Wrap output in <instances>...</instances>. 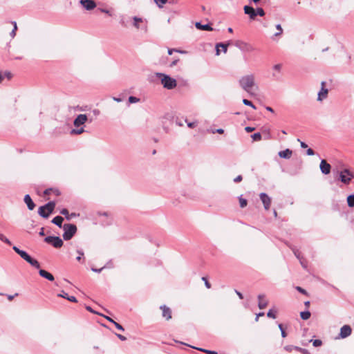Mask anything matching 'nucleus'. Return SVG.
I'll list each match as a JSON object with an SVG mask.
<instances>
[{"mask_svg":"<svg viewBox=\"0 0 354 354\" xmlns=\"http://www.w3.org/2000/svg\"><path fill=\"white\" fill-rule=\"evenodd\" d=\"M239 84L245 91L250 95L254 94V93L252 91L253 87L255 86L254 75L250 74L243 76L239 80Z\"/></svg>","mask_w":354,"mask_h":354,"instance_id":"1","label":"nucleus"},{"mask_svg":"<svg viewBox=\"0 0 354 354\" xmlns=\"http://www.w3.org/2000/svg\"><path fill=\"white\" fill-rule=\"evenodd\" d=\"M156 76L160 80L163 87L167 89L171 90L177 86L176 79L171 77L168 75L162 73H156Z\"/></svg>","mask_w":354,"mask_h":354,"instance_id":"2","label":"nucleus"},{"mask_svg":"<svg viewBox=\"0 0 354 354\" xmlns=\"http://www.w3.org/2000/svg\"><path fill=\"white\" fill-rule=\"evenodd\" d=\"M12 249L17 254H18L23 259L30 263L32 266L37 269L40 268L39 261L32 258L26 251L19 249L17 246H13Z\"/></svg>","mask_w":354,"mask_h":354,"instance_id":"3","label":"nucleus"},{"mask_svg":"<svg viewBox=\"0 0 354 354\" xmlns=\"http://www.w3.org/2000/svg\"><path fill=\"white\" fill-rule=\"evenodd\" d=\"M55 207V203L54 201H49L44 205H42L38 209V214L40 216L47 218L50 214L53 213Z\"/></svg>","mask_w":354,"mask_h":354,"instance_id":"4","label":"nucleus"},{"mask_svg":"<svg viewBox=\"0 0 354 354\" xmlns=\"http://www.w3.org/2000/svg\"><path fill=\"white\" fill-rule=\"evenodd\" d=\"M63 239L65 241L71 240L77 232V227L75 224L66 223L63 225Z\"/></svg>","mask_w":354,"mask_h":354,"instance_id":"5","label":"nucleus"},{"mask_svg":"<svg viewBox=\"0 0 354 354\" xmlns=\"http://www.w3.org/2000/svg\"><path fill=\"white\" fill-rule=\"evenodd\" d=\"M44 241L47 243L51 244L55 248H61L64 243L62 239L59 236H48L44 239Z\"/></svg>","mask_w":354,"mask_h":354,"instance_id":"6","label":"nucleus"},{"mask_svg":"<svg viewBox=\"0 0 354 354\" xmlns=\"http://www.w3.org/2000/svg\"><path fill=\"white\" fill-rule=\"evenodd\" d=\"M353 177V173H352L348 169H344L339 173V180L342 183L346 185L349 184Z\"/></svg>","mask_w":354,"mask_h":354,"instance_id":"7","label":"nucleus"},{"mask_svg":"<svg viewBox=\"0 0 354 354\" xmlns=\"http://www.w3.org/2000/svg\"><path fill=\"white\" fill-rule=\"evenodd\" d=\"M234 46L244 52H251L253 50V47L250 44L241 40L236 41Z\"/></svg>","mask_w":354,"mask_h":354,"instance_id":"8","label":"nucleus"},{"mask_svg":"<svg viewBox=\"0 0 354 354\" xmlns=\"http://www.w3.org/2000/svg\"><path fill=\"white\" fill-rule=\"evenodd\" d=\"M88 120V117L86 114L78 115L73 121V125L75 127H80L83 125Z\"/></svg>","mask_w":354,"mask_h":354,"instance_id":"9","label":"nucleus"},{"mask_svg":"<svg viewBox=\"0 0 354 354\" xmlns=\"http://www.w3.org/2000/svg\"><path fill=\"white\" fill-rule=\"evenodd\" d=\"M80 3L86 10H93L97 6L94 0H80Z\"/></svg>","mask_w":354,"mask_h":354,"instance_id":"10","label":"nucleus"},{"mask_svg":"<svg viewBox=\"0 0 354 354\" xmlns=\"http://www.w3.org/2000/svg\"><path fill=\"white\" fill-rule=\"evenodd\" d=\"M259 197L263 204L264 208L266 210L269 209L270 205H271L270 197H269V196L266 193H261L259 194Z\"/></svg>","mask_w":354,"mask_h":354,"instance_id":"11","label":"nucleus"},{"mask_svg":"<svg viewBox=\"0 0 354 354\" xmlns=\"http://www.w3.org/2000/svg\"><path fill=\"white\" fill-rule=\"evenodd\" d=\"M325 84H326L325 82H324V81L322 82V83H321L322 88H321L319 92L318 93V96H317L318 101H322L323 100H324L327 97L328 90L325 88Z\"/></svg>","mask_w":354,"mask_h":354,"instance_id":"12","label":"nucleus"},{"mask_svg":"<svg viewBox=\"0 0 354 354\" xmlns=\"http://www.w3.org/2000/svg\"><path fill=\"white\" fill-rule=\"evenodd\" d=\"M352 333L351 327L349 325H344L340 328V333L339 334V337L342 339H344L348 337Z\"/></svg>","mask_w":354,"mask_h":354,"instance_id":"13","label":"nucleus"},{"mask_svg":"<svg viewBox=\"0 0 354 354\" xmlns=\"http://www.w3.org/2000/svg\"><path fill=\"white\" fill-rule=\"evenodd\" d=\"M320 170L322 174L327 175L330 174L331 166L329 163H328L325 160H322L320 162Z\"/></svg>","mask_w":354,"mask_h":354,"instance_id":"14","label":"nucleus"},{"mask_svg":"<svg viewBox=\"0 0 354 354\" xmlns=\"http://www.w3.org/2000/svg\"><path fill=\"white\" fill-rule=\"evenodd\" d=\"M244 12L246 15H248L250 19H254L257 17L256 10L254 8L250 6H245L243 7Z\"/></svg>","mask_w":354,"mask_h":354,"instance_id":"15","label":"nucleus"},{"mask_svg":"<svg viewBox=\"0 0 354 354\" xmlns=\"http://www.w3.org/2000/svg\"><path fill=\"white\" fill-rule=\"evenodd\" d=\"M258 300H259L258 307L260 309H264L268 304V301L266 299L265 295H263V294L259 295Z\"/></svg>","mask_w":354,"mask_h":354,"instance_id":"16","label":"nucleus"},{"mask_svg":"<svg viewBox=\"0 0 354 354\" xmlns=\"http://www.w3.org/2000/svg\"><path fill=\"white\" fill-rule=\"evenodd\" d=\"M24 201V203L26 204L28 209L29 210L34 209V208L35 207V204L33 202V201L32 200V198L29 194L25 195Z\"/></svg>","mask_w":354,"mask_h":354,"instance_id":"17","label":"nucleus"},{"mask_svg":"<svg viewBox=\"0 0 354 354\" xmlns=\"http://www.w3.org/2000/svg\"><path fill=\"white\" fill-rule=\"evenodd\" d=\"M39 274L41 277H44L50 281H53L55 280L53 275L45 270L40 269L39 270Z\"/></svg>","mask_w":354,"mask_h":354,"instance_id":"18","label":"nucleus"},{"mask_svg":"<svg viewBox=\"0 0 354 354\" xmlns=\"http://www.w3.org/2000/svg\"><path fill=\"white\" fill-rule=\"evenodd\" d=\"M160 309L162 310L163 317H165L167 320H169L171 318V310L169 307L163 305L160 306Z\"/></svg>","mask_w":354,"mask_h":354,"instance_id":"19","label":"nucleus"},{"mask_svg":"<svg viewBox=\"0 0 354 354\" xmlns=\"http://www.w3.org/2000/svg\"><path fill=\"white\" fill-rule=\"evenodd\" d=\"M195 26L198 30H207V31H212V30H213V28H212V26L209 24H202L201 22H196Z\"/></svg>","mask_w":354,"mask_h":354,"instance_id":"20","label":"nucleus"},{"mask_svg":"<svg viewBox=\"0 0 354 354\" xmlns=\"http://www.w3.org/2000/svg\"><path fill=\"white\" fill-rule=\"evenodd\" d=\"M292 153V150H290L289 149H286L285 150L280 151L279 152L278 155L281 158L289 159L291 157Z\"/></svg>","mask_w":354,"mask_h":354,"instance_id":"21","label":"nucleus"},{"mask_svg":"<svg viewBox=\"0 0 354 354\" xmlns=\"http://www.w3.org/2000/svg\"><path fill=\"white\" fill-rule=\"evenodd\" d=\"M229 45L228 44H224V43H218L216 44V55H219L220 54V50L219 48L221 47L222 50L224 53H225L227 50V46Z\"/></svg>","mask_w":354,"mask_h":354,"instance_id":"22","label":"nucleus"},{"mask_svg":"<svg viewBox=\"0 0 354 354\" xmlns=\"http://www.w3.org/2000/svg\"><path fill=\"white\" fill-rule=\"evenodd\" d=\"M64 221V218L62 217L61 216H57L55 217H54L53 218V220L51 221V222L56 225L57 227H63V225H62V223Z\"/></svg>","mask_w":354,"mask_h":354,"instance_id":"23","label":"nucleus"},{"mask_svg":"<svg viewBox=\"0 0 354 354\" xmlns=\"http://www.w3.org/2000/svg\"><path fill=\"white\" fill-rule=\"evenodd\" d=\"M311 313L308 310L301 312L300 317L303 320H307L310 317Z\"/></svg>","mask_w":354,"mask_h":354,"instance_id":"24","label":"nucleus"},{"mask_svg":"<svg viewBox=\"0 0 354 354\" xmlns=\"http://www.w3.org/2000/svg\"><path fill=\"white\" fill-rule=\"evenodd\" d=\"M84 132V127H80V128L77 127V129H73L71 130V134L80 135Z\"/></svg>","mask_w":354,"mask_h":354,"instance_id":"25","label":"nucleus"},{"mask_svg":"<svg viewBox=\"0 0 354 354\" xmlns=\"http://www.w3.org/2000/svg\"><path fill=\"white\" fill-rule=\"evenodd\" d=\"M347 203L348 207H354V194H351L347 197Z\"/></svg>","mask_w":354,"mask_h":354,"instance_id":"26","label":"nucleus"},{"mask_svg":"<svg viewBox=\"0 0 354 354\" xmlns=\"http://www.w3.org/2000/svg\"><path fill=\"white\" fill-rule=\"evenodd\" d=\"M293 347L294 350L301 353V354H310V352L306 348H303L297 346H295Z\"/></svg>","mask_w":354,"mask_h":354,"instance_id":"27","label":"nucleus"},{"mask_svg":"<svg viewBox=\"0 0 354 354\" xmlns=\"http://www.w3.org/2000/svg\"><path fill=\"white\" fill-rule=\"evenodd\" d=\"M192 348L197 349L198 351H201L204 352L207 354H217V352L215 351H211V350H207V349L201 348H196L194 346H192Z\"/></svg>","mask_w":354,"mask_h":354,"instance_id":"28","label":"nucleus"},{"mask_svg":"<svg viewBox=\"0 0 354 354\" xmlns=\"http://www.w3.org/2000/svg\"><path fill=\"white\" fill-rule=\"evenodd\" d=\"M77 253L79 254L78 257H77L76 259L78 261H80L82 259V257H84V251L82 249L77 250ZM83 262H84V259H83Z\"/></svg>","mask_w":354,"mask_h":354,"instance_id":"29","label":"nucleus"},{"mask_svg":"<svg viewBox=\"0 0 354 354\" xmlns=\"http://www.w3.org/2000/svg\"><path fill=\"white\" fill-rule=\"evenodd\" d=\"M239 203H240V207L241 208L246 207V205L248 204V201L246 199L242 198V196H241L239 197Z\"/></svg>","mask_w":354,"mask_h":354,"instance_id":"30","label":"nucleus"},{"mask_svg":"<svg viewBox=\"0 0 354 354\" xmlns=\"http://www.w3.org/2000/svg\"><path fill=\"white\" fill-rule=\"evenodd\" d=\"M252 138L254 141H259L261 140V134L259 132L255 133L251 136Z\"/></svg>","mask_w":354,"mask_h":354,"instance_id":"31","label":"nucleus"},{"mask_svg":"<svg viewBox=\"0 0 354 354\" xmlns=\"http://www.w3.org/2000/svg\"><path fill=\"white\" fill-rule=\"evenodd\" d=\"M291 250H292L295 256L299 260L302 259L303 257L301 255V252L299 251V250L296 249L295 248H291Z\"/></svg>","mask_w":354,"mask_h":354,"instance_id":"32","label":"nucleus"},{"mask_svg":"<svg viewBox=\"0 0 354 354\" xmlns=\"http://www.w3.org/2000/svg\"><path fill=\"white\" fill-rule=\"evenodd\" d=\"M133 21H134V23H133V26L137 28L138 29L139 28V25H138V22H142V18H140L138 17H134L133 18Z\"/></svg>","mask_w":354,"mask_h":354,"instance_id":"33","label":"nucleus"},{"mask_svg":"<svg viewBox=\"0 0 354 354\" xmlns=\"http://www.w3.org/2000/svg\"><path fill=\"white\" fill-rule=\"evenodd\" d=\"M276 28H277V30H278V32H276V33L274 35V36H275V37H279V36L281 35H282V33H283V29H282V28H281V24H277V25H276Z\"/></svg>","mask_w":354,"mask_h":354,"instance_id":"34","label":"nucleus"},{"mask_svg":"<svg viewBox=\"0 0 354 354\" xmlns=\"http://www.w3.org/2000/svg\"><path fill=\"white\" fill-rule=\"evenodd\" d=\"M276 311H274L272 309H270L268 312L267 313V316L269 318L275 319L276 318Z\"/></svg>","mask_w":354,"mask_h":354,"instance_id":"35","label":"nucleus"},{"mask_svg":"<svg viewBox=\"0 0 354 354\" xmlns=\"http://www.w3.org/2000/svg\"><path fill=\"white\" fill-rule=\"evenodd\" d=\"M0 240L9 245H11L10 241L8 238H6L3 234H1V233H0Z\"/></svg>","mask_w":354,"mask_h":354,"instance_id":"36","label":"nucleus"},{"mask_svg":"<svg viewBox=\"0 0 354 354\" xmlns=\"http://www.w3.org/2000/svg\"><path fill=\"white\" fill-rule=\"evenodd\" d=\"M243 103L246 106H251L252 109H256V106L254 105V104L247 99H243Z\"/></svg>","mask_w":354,"mask_h":354,"instance_id":"37","label":"nucleus"},{"mask_svg":"<svg viewBox=\"0 0 354 354\" xmlns=\"http://www.w3.org/2000/svg\"><path fill=\"white\" fill-rule=\"evenodd\" d=\"M257 16L263 17L266 15L264 10L262 8H257L256 10Z\"/></svg>","mask_w":354,"mask_h":354,"instance_id":"38","label":"nucleus"},{"mask_svg":"<svg viewBox=\"0 0 354 354\" xmlns=\"http://www.w3.org/2000/svg\"><path fill=\"white\" fill-rule=\"evenodd\" d=\"M128 100H129V103L133 104V103L138 102L140 101V98L135 97V96H129Z\"/></svg>","mask_w":354,"mask_h":354,"instance_id":"39","label":"nucleus"},{"mask_svg":"<svg viewBox=\"0 0 354 354\" xmlns=\"http://www.w3.org/2000/svg\"><path fill=\"white\" fill-rule=\"evenodd\" d=\"M278 327H279V328L281 330V337H283V338L286 337L287 336V333H286L285 330L283 329V324H278Z\"/></svg>","mask_w":354,"mask_h":354,"instance_id":"40","label":"nucleus"},{"mask_svg":"<svg viewBox=\"0 0 354 354\" xmlns=\"http://www.w3.org/2000/svg\"><path fill=\"white\" fill-rule=\"evenodd\" d=\"M313 342V345L315 347L320 346L322 344V342L320 339L310 340L309 342Z\"/></svg>","mask_w":354,"mask_h":354,"instance_id":"41","label":"nucleus"},{"mask_svg":"<svg viewBox=\"0 0 354 354\" xmlns=\"http://www.w3.org/2000/svg\"><path fill=\"white\" fill-rule=\"evenodd\" d=\"M60 213L62 214V215H64L66 216V218L67 220H70V217L68 216V210L66 208H64L62 209L61 211H60Z\"/></svg>","mask_w":354,"mask_h":354,"instance_id":"42","label":"nucleus"},{"mask_svg":"<svg viewBox=\"0 0 354 354\" xmlns=\"http://www.w3.org/2000/svg\"><path fill=\"white\" fill-rule=\"evenodd\" d=\"M158 7L161 8L163 4H165L167 2V0H154Z\"/></svg>","mask_w":354,"mask_h":354,"instance_id":"43","label":"nucleus"},{"mask_svg":"<svg viewBox=\"0 0 354 354\" xmlns=\"http://www.w3.org/2000/svg\"><path fill=\"white\" fill-rule=\"evenodd\" d=\"M185 122H187V127H189V128H192V129L196 127V125H197V122H188L187 120H185Z\"/></svg>","mask_w":354,"mask_h":354,"instance_id":"44","label":"nucleus"},{"mask_svg":"<svg viewBox=\"0 0 354 354\" xmlns=\"http://www.w3.org/2000/svg\"><path fill=\"white\" fill-rule=\"evenodd\" d=\"M281 64H275L274 66H273V69L276 71H277L278 73H280L281 71Z\"/></svg>","mask_w":354,"mask_h":354,"instance_id":"45","label":"nucleus"},{"mask_svg":"<svg viewBox=\"0 0 354 354\" xmlns=\"http://www.w3.org/2000/svg\"><path fill=\"white\" fill-rule=\"evenodd\" d=\"M113 324L115 325V326L116 327L117 329H118V330H120L121 331H124V328H123V326L121 324H120L119 323L115 322H114Z\"/></svg>","mask_w":354,"mask_h":354,"instance_id":"46","label":"nucleus"},{"mask_svg":"<svg viewBox=\"0 0 354 354\" xmlns=\"http://www.w3.org/2000/svg\"><path fill=\"white\" fill-rule=\"evenodd\" d=\"M202 279H203V281H204L205 285L206 288H208V289L210 288H211V284L207 281V279L205 277H203Z\"/></svg>","mask_w":354,"mask_h":354,"instance_id":"47","label":"nucleus"},{"mask_svg":"<svg viewBox=\"0 0 354 354\" xmlns=\"http://www.w3.org/2000/svg\"><path fill=\"white\" fill-rule=\"evenodd\" d=\"M178 52V53H183V51L180 50H177L176 48H169L168 49V54L169 55H172L173 52Z\"/></svg>","mask_w":354,"mask_h":354,"instance_id":"48","label":"nucleus"},{"mask_svg":"<svg viewBox=\"0 0 354 354\" xmlns=\"http://www.w3.org/2000/svg\"><path fill=\"white\" fill-rule=\"evenodd\" d=\"M57 296L64 299H66V297H68V294L64 290H62L61 293L58 294Z\"/></svg>","mask_w":354,"mask_h":354,"instance_id":"49","label":"nucleus"},{"mask_svg":"<svg viewBox=\"0 0 354 354\" xmlns=\"http://www.w3.org/2000/svg\"><path fill=\"white\" fill-rule=\"evenodd\" d=\"M296 290L304 295H307L306 290L299 286H297Z\"/></svg>","mask_w":354,"mask_h":354,"instance_id":"50","label":"nucleus"},{"mask_svg":"<svg viewBox=\"0 0 354 354\" xmlns=\"http://www.w3.org/2000/svg\"><path fill=\"white\" fill-rule=\"evenodd\" d=\"M66 299L71 302H77L76 297L74 296H68L66 297Z\"/></svg>","mask_w":354,"mask_h":354,"instance_id":"51","label":"nucleus"},{"mask_svg":"<svg viewBox=\"0 0 354 354\" xmlns=\"http://www.w3.org/2000/svg\"><path fill=\"white\" fill-rule=\"evenodd\" d=\"M243 179V177L241 175H239L238 176H236L234 179V182L237 183H239Z\"/></svg>","mask_w":354,"mask_h":354,"instance_id":"52","label":"nucleus"},{"mask_svg":"<svg viewBox=\"0 0 354 354\" xmlns=\"http://www.w3.org/2000/svg\"><path fill=\"white\" fill-rule=\"evenodd\" d=\"M104 268H106V266H103L102 268H100V269H97V268H91V270H92L93 272L100 273V272H102V270L103 269H104Z\"/></svg>","mask_w":354,"mask_h":354,"instance_id":"53","label":"nucleus"},{"mask_svg":"<svg viewBox=\"0 0 354 354\" xmlns=\"http://www.w3.org/2000/svg\"><path fill=\"white\" fill-rule=\"evenodd\" d=\"M306 154L308 156H313L315 154V152L311 148H309L306 151Z\"/></svg>","mask_w":354,"mask_h":354,"instance_id":"54","label":"nucleus"},{"mask_svg":"<svg viewBox=\"0 0 354 354\" xmlns=\"http://www.w3.org/2000/svg\"><path fill=\"white\" fill-rule=\"evenodd\" d=\"M255 128L254 127H246L245 128V130L246 132L248 133H250V132H252L253 131H254Z\"/></svg>","mask_w":354,"mask_h":354,"instance_id":"55","label":"nucleus"},{"mask_svg":"<svg viewBox=\"0 0 354 354\" xmlns=\"http://www.w3.org/2000/svg\"><path fill=\"white\" fill-rule=\"evenodd\" d=\"M297 141L300 142L301 148L305 149L308 147V145L304 142L301 141L299 139H297Z\"/></svg>","mask_w":354,"mask_h":354,"instance_id":"56","label":"nucleus"},{"mask_svg":"<svg viewBox=\"0 0 354 354\" xmlns=\"http://www.w3.org/2000/svg\"><path fill=\"white\" fill-rule=\"evenodd\" d=\"M100 10L103 13H106L108 14L109 16H111L110 11L106 8H100Z\"/></svg>","mask_w":354,"mask_h":354,"instance_id":"57","label":"nucleus"},{"mask_svg":"<svg viewBox=\"0 0 354 354\" xmlns=\"http://www.w3.org/2000/svg\"><path fill=\"white\" fill-rule=\"evenodd\" d=\"M294 346H292V345H290V346H286L285 347V349L286 351H288V352H291L293 349H294Z\"/></svg>","mask_w":354,"mask_h":354,"instance_id":"58","label":"nucleus"},{"mask_svg":"<svg viewBox=\"0 0 354 354\" xmlns=\"http://www.w3.org/2000/svg\"><path fill=\"white\" fill-rule=\"evenodd\" d=\"M116 336L122 341H125L127 339L126 337H124V335H120V334H115Z\"/></svg>","mask_w":354,"mask_h":354,"instance_id":"59","label":"nucleus"},{"mask_svg":"<svg viewBox=\"0 0 354 354\" xmlns=\"http://www.w3.org/2000/svg\"><path fill=\"white\" fill-rule=\"evenodd\" d=\"M17 29V26L15 25V28H13V29H12V31H11V32H10V36H11L12 37H14L15 36Z\"/></svg>","mask_w":354,"mask_h":354,"instance_id":"60","label":"nucleus"},{"mask_svg":"<svg viewBox=\"0 0 354 354\" xmlns=\"http://www.w3.org/2000/svg\"><path fill=\"white\" fill-rule=\"evenodd\" d=\"M234 291H235L236 294L238 295V297H239L241 299H243V294H242L241 292L238 291L237 290H234Z\"/></svg>","mask_w":354,"mask_h":354,"instance_id":"61","label":"nucleus"},{"mask_svg":"<svg viewBox=\"0 0 354 354\" xmlns=\"http://www.w3.org/2000/svg\"><path fill=\"white\" fill-rule=\"evenodd\" d=\"M212 133H218L221 134V133H224V130H223V129H216L215 131H212Z\"/></svg>","mask_w":354,"mask_h":354,"instance_id":"62","label":"nucleus"},{"mask_svg":"<svg viewBox=\"0 0 354 354\" xmlns=\"http://www.w3.org/2000/svg\"><path fill=\"white\" fill-rule=\"evenodd\" d=\"M179 61V59H174L171 64H170V67H173L174 66H176L177 64V63Z\"/></svg>","mask_w":354,"mask_h":354,"instance_id":"63","label":"nucleus"},{"mask_svg":"<svg viewBox=\"0 0 354 354\" xmlns=\"http://www.w3.org/2000/svg\"><path fill=\"white\" fill-rule=\"evenodd\" d=\"M39 235L41 236H44L45 235V233H44V227H41L40 229V231L39 232Z\"/></svg>","mask_w":354,"mask_h":354,"instance_id":"64","label":"nucleus"}]
</instances>
